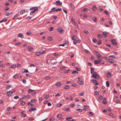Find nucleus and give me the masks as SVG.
Returning <instances> with one entry per match:
<instances>
[{
	"label": "nucleus",
	"mask_w": 121,
	"mask_h": 121,
	"mask_svg": "<svg viewBox=\"0 0 121 121\" xmlns=\"http://www.w3.org/2000/svg\"><path fill=\"white\" fill-rule=\"evenodd\" d=\"M32 18V17H30L29 16H28L27 17H26V18L28 20H29L30 19Z\"/></svg>",
	"instance_id": "nucleus-35"
},
{
	"label": "nucleus",
	"mask_w": 121,
	"mask_h": 121,
	"mask_svg": "<svg viewBox=\"0 0 121 121\" xmlns=\"http://www.w3.org/2000/svg\"><path fill=\"white\" fill-rule=\"evenodd\" d=\"M41 52H37L36 53V55L37 56H39L40 55Z\"/></svg>",
	"instance_id": "nucleus-43"
},
{
	"label": "nucleus",
	"mask_w": 121,
	"mask_h": 121,
	"mask_svg": "<svg viewBox=\"0 0 121 121\" xmlns=\"http://www.w3.org/2000/svg\"><path fill=\"white\" fill-rule=\"evenodd\" d=\"M102 42V41L100 40H99L98 44L99 45Z\"/></svg>",
	"instance_id": "nucleus-40"
},
{
	"label": "nucleus",
	"mask_w": 121,
	"mask_h": 121,
	"mask_svg": "<svg viewBox=\"0 0 121 121\" xmlns=\"http://www.w3.org/2000/svg\"><path fill=\"white\" fill-rule=\"evenodd\" d=\"M107 34V33L105 31L103 33V35L105 37H106L107 36V35H106V34Z\"/></svg>",
	"instance_id": "nucleus-19"
},
{
	"label": "nucleus",
	"mask_w": 121,
	"mask_h": 121,
	"mask_svg": "<svg viewBox=\"0 0 121 121\" xmlns=\"http://www.w3.org/2000/svg\"><path fill=\"white\" fill-rule=\"evenodd\" d=\"M69 87L68 85H66L64 87V88L65 89H69Z\"/></svg>",
	"instance_id": "nucleus-29"
},
{
	"label": "nucleus",
	"mask_w": 121,
	"mask_h": 121,
	"mask_svg": "<svg viewBox=\"0 0 121 121\" xmlns=\"http://www.w3.org/2000/svg\"><path fill=\"white\" fill-rule=\"evenodd\" d=\"M63 43L65 44H65H66V45L67 46L69 44V42L68 41H65L64 43Z\"/></svg>",
	"instance_id": "nucleus-21"
},
{
	"label": "nucleus",
	"mask_w": 121,
	"mask_h": 121,
	"mask_svg": "<svg viewBox=\"0 0 121 121\" xmlns=\"http://www.w3.org/2000/svg\"><path fill=\"white\" fill-rule=\"evenodd\" d=\"M12 87V85L10 84L9 85L7 86L6 88L7 89H9L10 87Z\"/></svg>",
	"instance_id": "nucleus-13"
},
{
	"label": "nucleus",
	"mask_w": 121,
	"mask_h": 121,
	"mask_svg": "<svg viewBox=\"0 0 121 121\" xmlns=\"http://www.w3.org/2000/svg\"><path fill=\"white\" fill-rule=\"evenodd\" d=\"M28 50L30 52H32L34 50L33 48H32L30 46H28Z\"/></svg>",
	"instance_id": "nucleus-8"
},
{
	"label": "nucleus",
	"mask_w": 121,
	"mask_h": 121,
	"mask_svg": "<svg viewBox=\"0 0 121 121\" xmlns=\"http://www.w3.org/2000/svg\"><path fill=\"white\" fill-rule=\"evenodd\" d=\"M5 65L4 64H2L0 65V67L2 68H4L5 67Z\"/></svg>",
	"instance_id": "nucleus-52"
},
{
	"label": "nucleus",
	"mask_w": 121,
	"mask_h": 121,
	"mask_svg": "<svg viewBox=\"0 0 121 121\" xmlns=\"http://www.w3.org/2000/svg\"><path fill=\"white\" fill-rule=\"evenodd\" d=\"M76 69L78 71H80V69L79 67H76Z\"/></svg>",
	"instance_id": "nucleus-56"
},
{
	"label": "nucleus",
	"mask_w": 121,
	"mask_h": 121,
	"mask_svg": "<svg viewBox=\"0 0 121 121\" xmlns=\"http://www.w3.org/2000/svg\"><path fill=\"white\" fill-rule=\"evenodd\" d=\"M106 76L108 77H111V75L110 73H107L106 74Z\"/></svg>",
	"instance_id": "nucleus-14"
},
{
	"label": "nucleus",
	"mask_w": 121,
	"mask_h": 121,
	"mask_svg": "<svg viewBox=\"0 0 121 121\" xmlns=\"http://www.w3.org/2000/svg\"><path fill=\"white\" fill-rule=\"evenodd\" d=\"M38 9V8L37 7H32L30 9V10H32V11H36V10Z\"/></svg>",
	"instance_id": "nucleus-5"
},
{
	"label": "nucleus",
	"mask_w": 121,
	"mask_h": 121,
	"mask_svg": "<svg viewBox=\"0 0 121 121\" xmlns=\"http://www.w3.org/2000/svg\"><path fill=\"white\" fill-rule=\"evenodd\" d=\"M44 79L45 80H49L50 79V78L49 76H46L45 77Z\"/></svg>",
	"instance_id": "nucleus-20"
},
{
	"label": "nucleus",
	"mask_w": 121,
	"mask_h": 121,
	"mask_svg": "<svg viewBox=\"0 0 121 121\" xmlns=\"http://www.w3.org/2000/svg\"><path fill=\"white\" fill-rule=\"evenodd\" d=\"M94 70V69L93 68H91V73L92 74L93 73H94V72H95Z\"/></svg>",
	"instance_id": "nucleus-17"
},
{
	"label": "nucleus",
	"mask_w": 121,
	"mask_h": 121,
	"mask_svg": "<svg viewBox=\"0 0 121 121\" xmlns=\"http://www.w3.org/2000/svg\"><path fill=\"white\" fill-rule=\"evenodd\" d=\"M21 43H16L15 44H14L15 46H17V45H20V44H21Z\"/></svg>",
	"instance_id": "nucleus-53"
},
{
	"label": "nucleus",
	"mask_w": 121,
	"mask_h": 121,
	"mask_svg": "<svg viewBox=\"0 0 121 121\" xmlns=\"http://www.w3.org/2000/svg\"><path fill=\"white\" fill-rule=\"evenodd\" d=\"M13 93V92L12 91H9L7 92V95L8 97H10L11 95Z\"/></svg>",
	"instance_id": "nucleus-6"
},
{
	"label": "nucleus",
	"mask_w": 121,
	"mask_h": 121,
	"mask_svg": "<svg viewBox=\"0 0 121 121\" xmlns=\"http://www.w3.org/2000/svg\"><path fill=\"white\" fill-rule=\"evenodd\" d=\"M92 40L93 42L95 43L97 41L96 39L95 38H93Z\"/></svg>",
	"instance_id": "nucleus-39"
},
{
	"label": "nucleus",
	"mask_w": 121,
	"mask_h": 121,
	"mask_svg": "<svg viewBox=\"0 0 121 121\" xmlns=\"http://www.w3.org/2000/svg\"><path fill=\"white\" fill-rule=\"evenodd\" d=\"M109 57L113 58H116V57L114 55H110L109 56Z\"/></svg>",
	"instance_id": "nucleus-31"
},
{
	"label": "nucleus",
	"mask_w": 121,
	"mask_h": 121,
	"mask_svg": "<svg viewBox=\"0 0 121 121\" xmlns=\"http://www.w3.org/2000/svg\"><path fill=\"white\" fill-rule=\"evenodd\" d=\"M78 83L80 85H82L83 84L84 82L80 80L78 82Z\"/></svg>",
	"instance_id": "nucleus-12"
},
{
	"label": "nucleus",
	"mask_w": 121,
	"mask_h": 121,
	"mask_svg": "<svg viewBox=\"0 0 121 121\" xmlns=\"http://www.w3.org/2000/svg\"><path fill=\"white\" fill-rule=\"evenodd\" d=\"M106 84L107 87H108L109 86L110 84L108 81H107L106 82Z\"/></svg>",
	"instance_id": "nucleus-28"
},
{
	"label": "nucleus",
	"mask_w": 121,
	"mask_h": 121,
	"mask_svg": "<svg viewBox=\"0 0 121 121\" xmlns=\"http://www.w3.org/2000/svg\"><path fill=\"white\" fill-rule=\"evenodd\" d=\"M16 67V65H13L11 66V68H15Z\"/></svg>",
	"instance_id": "nucleus-37"
},
{
	"label": "nucleus",
	"mask_w": 121,
	"mask_h": 121,
	"mask_svg": "<svg viewBox=\"0 0 121 121\" xmlns=\"http://www.w3.org/2000/svg\"><path fill=\"white\" fill-rule=\"evenodd\" d=\"M25 12V10L24 9H23L22 10L20 11V15H22L23 14V13H24Z\"/></svg>",
	"instance_id": "nucleus-16"
},
{
	"label": "nucleus",
	"mask_w": 121,
	"mask_h": 121,
	"mask_svg": "<svg viewBox=\"0 0 121 121\" xmlns=\"http://www.w3.org/2000/svg\"><path fill=\"white\" fill-rule=\"evenodd\" d=\"M55 4L56 6L58 5H62V3L60 2V1H57L56 2Z\"/></svg>",
	"instance_id": "nucleus-4"
},
{
	"label": "nucleus",
	"mask_w": 121,
	"mask_h": 121,
	"mask_svg": "<svg viewBox=\"0 0 121 121\" xmlns=\"http://www.w3.org/2000/svg\"><path fill=\"white\" fill-rule=\"evenodd\" d=\"M61 9L60 8L58 9H55V10L54 11H55L57 12L58 11H61Z\"/></svg>",
	"instance_id": "nucleus-42"
},
{
	"label": "nucleus",
	"mask_w": 121,
	"mask_h": 121,
	"mask_svg": "<svg viewBox=\"0 0 121 121\" xmlns=\"http://www.w3.org/2000/svg\"><path fill=\"white\" fill-rule=\"evenodd\" d=\"M53 28L51 26V27H50V31H52L53 30Z\"/></svg>",
	"instance_id": "nucleus-61"
},
{
	"label": "nucleus",
	"mask_w": 121,
	"mask_h": 121,
	"mask_svg": "<svg viewBox=\"0 0 121 121\" xmlns=\"http://www.w3.org/2000/svg\"><path fill=\"white\" fill-rule=\"evenodd\" d=\"M52 39L51 37H49L48 38V40L49 41H51L52 40Z\"/></svg>",
	"instance_id": "nucleus-59"
},
{
	"label": "nucleus",
	"mask_w": 121,
	"mask_h": 121,
	"mask_svg": "<svg viewBox=\"0 0 121 121\" xmlns=\"http://www.w3.org/2000/svg\"><path fill=\"white\" fill-rule=\"evenodd\" d=\"M28 120H29L32 121H33V120H34V119L33 118L31 117H30L29 119H28Z\"/></svg>",
	"instance_id": "nucleus-47"
},
{
	"label": "nucleus",
	"mask_w": 121,
	"mask_h": 121,
	"mask_svg": "<svg viewBox=\"0 0 121 121\" xmlns=\"http://www.w3.org/2000/svg\"><path fill=\"white\" fill-rule=\"evenodd\" d=\"M72 119V118L70 117H67L66 118V120H68L69 119Z\"/></svg>",
	"instance_id": "nucleus-55"
},
{
	"label": "nucleus",
	"mask_w": 121,
	"mask_h": 121,
	"mask_svg": "<svg viewBox=\"0 0 121 121\" xmlns=\"http://www.w3.org/2000/svg\"><path fill=\"white\" fill-rule=\"evenodd\" d=\"M88 9L87 8H85L83 9L82 10V11L83 12H86L88 11Z\"/></svg>",
	"instance_id": "nucleus-26"
},
{
	"label": "nucleus",
	"mask_w": 121,
	"mask_h": 121,
	"mask_svg": "<svg viewBox=\"0 0 121 121\" xmlns=\"http://www.w3.org/2000/svg\"><path fill=\"white\" fill-rule=\"evenodd\" d=\"M77 110L80 112H81L82 111V109H77Z\"/></svg>",
	"instance_id": "nucleus-45"
},
{
	"label": "nucleus",
	"mask_w": 121,
	"mask_h": 121,
	"mask_svg": "<svg viewBox=\"0 0 121 121\" xmlns=\"http://www.w3.org/2000/svg\"><path fill=\"white\" fill-rule=\"evenodd\" d=\"M19 77V76L17 74H16L15 75H14L13 77V78L15 79H17Z\"/></svg>",
	"instance_id": "nucleus-15"
},
{
	"label": "nucleus",
	"mask_w": 121,
	"mask_h": 121,
	"mask_svg": "<svg viewBox=\"0 0 121 121\" xmlns=\"http://www.w3.org/2000/svg\"><path fill=\"white\" fill-rule=\"evenodd\" d=\"M108 61L111 63H114L115 62L114 60L112 59H109Z\"/></svg>",
	"instance_id": "nucleus-9"
},
{
	"label": "nucleus",
	"mask_w": 121,
	"mask_h": 121,
	"mask_svg": "<svg viewBox=\"0 0 121 121\" xmlns=\"http://www.w3.org/2000/svg\"><path fill=\"white\" fill-rule=\"evenodd\" d=\"M70 5L71 8L73 9H74L75 8V7L74 5L72 4V3H71L70 4Z\"/></svg>",
	"instance_id": "nucleus-24"
},
{
	"label": "nucleus",
	"mask_w": 121,
	"mask_h": 121,
	"mask_svg": "<svg viewBox=\"0 0 121 121\" xmlns=\"http://www.w3.org/2000/svg\"><path fill=\"white\" fill-rule=\"evenodd\" d=\"M99 94V92L98 91H95V95H98Z\"/></svg>",
	"instance_id": "nucleus-62"
},
{
	"label": "nucleus",
	"mask_w": 121,
	"mask_h": 121,
	"mask_svg": "<svg viewBox=\"0 0 121 121\" xmlns=\"http://www.w3.org/2000/svg\"><path fill=\"white\" fill-rule=\"evenodd\" d=\"M115 39H112L111 40L112 43V44L114 45H116L117 43L115 42Z\"/></svg>",
	"instance_id": "nucleus-7"
},
{
	"label": "nucleus",
	"mask_w": 121,
	"mask_h": 121,
	"mask_svg": "<svg viewBox=\"0 0 121 121\" xmlns=\"http://www.w3.org/2000/svg\"><path fill=\"white\" fill-rule=\"evenodd\" d=\"M103 103L104 104H106L107 103V102L106 100H104L103 101Z\"/></svg>",
	"instance_id": "nucleus-38"
},
{
	"label": "nucleus",
	"mask_w": 121,
	"mask_h": 121,
	"mask_svg": "<svg viewBox=\"0 0 121 121\" xmlns=\"http://www.w3.org/2000/svg\"><path fill=\"white\" fill-rule=\"evenodd\" d=\"M97 9V8L96 7L95 5L94 6H93V10L94 11H95Z\"/></svg>",
	"instance_id": "nucleus-23"
},
{
	"label": "nucleus",
	"mask_w": 121,
	"mask_h": 121,
	"mask_svg": "<svg viewBox=\"0 0 121 121\" xmlns=\"http://www.w3.org/2000/svg\"><path fill=\"white\" fill-rule=\"evenodd\" d=\"M64 110L65 111H66V112H67V111H70V109L69 108H65V109Z\"/></svg>",
	"instance_id": "nucleus-25"
},
{
	"label": "nucleus",
	"mask_w": 121,
	"mask_h": 121,
	"mask_svg": "<svg viewBox=\"0 0 121 121\" xmlns=\"http://www.w3.org/2000/svg\"><path fill=\"white\" fill-rule=\"evenodd\" d=\"M54 118L53 117H52V118L50 119V121H53L54 120Z\"/></svg>",
	"instance_id": "nucleus-49"
},
{
	"label": "nucleus",
	"mask_w": 121,
	"mask_h": 121,
	"mask_svg": "<svg viewBox=\"0 0 121 121\" xmlns=\"http://www.w3.org/2000/svg\"><path fill=\"white\" fill-rule=\"evenodd\" d=\"M26 34L27 35H29L31 34V33L30 32H27L26 33Z\"/></svg>",
	"instance_id": "nucleus-58"
},
{
	"label": "nucleus",
	"mask_w": 121,
	"mask_h": 121,
	"mask_svg": "<svg viewBox=\"0 0 121 121\" xmlns=\"http://www.w3.org/2000/svg\"><path fill=\"white\" fill-rule=\"evenodd\" d=\"M84 32L86 34H88L89 33L88 32L87 30H85L84 31Z\"/></svg>",
	"instance_id": "nucleus-46"
},
{
	"label": "nucleus",
	"mask_w": 121,
	"mask_h": 121,
	"mask_svg": "<svg viewBox=\"0 0 121 121\" xmlns=\"http://www.w3.org/2000/svg\"><path fill=\"white\" fill-rule=\"evenodd\" d=\"M11 107H8L6 108V109L8 111L11 110Z\"/></svg>",
	"instance_id": "nucleus-44"
},
{
	"label": "nucleus",
	"mask_w": 121,
	"mask_h": 121,
	"mask_svg": "<svg viewBox=\"0 0 121 121\" xmlns=\"http://www.w3.org/2000/svg\"><path fill=\"white\" fill-rule=\"evenodd\" d=\"M34 90H32L31 89H29L28 90V93H30L34 91Z\"/></svg>",
	"instance_id": "nucleus-27"
},
{
	"label": "nucleus",
	"mask_w": 121,
	"mask_h": 121,
	"mask_svg": "<svg viewBox=\"0 0 121 121\" xmlns=\"http://www.w3.org/2000/svg\"><path fill=\"white\" fill-rule=\"evenodd\" d=\"M78 73V72L75 71H73L72 72V73L73 74H76L77 73Z\"/></svg>",
	"instance_id": "nucleus-33"
},
{
	"label": "nucleus",
	"mask_w": 121,
	"mask_h": 121,
	"mask_svg": "<svg viewBox=\"0 0 121 121\" xmlns=\"http://www.w3.org/2000/svg\"><path fill=\"white\" fill-rule=\"evenodd\" d=\"M48 106H51L52 105V104L50 102H48Z\"/></svg>",
	"instance_id": "nucleus-63"
},
{
	"label": "nucleus",
	"mask_w": 121,
	"mask_h": 121,
	"mask_svg": "<svg viewBox=\"0 0 121 121\" xmlns=\"http://www.w3.org/2000/svg\"><path fill=\"white\" fill-rule=\"evenodd\" d=\"M19 15L17 14H16L14 17L13 18L16 19H18V16Z\"/></svg>",
	"instance_id": "nucleus-18"
},
{
	"label": "nucleus",
	"mask_w": 121,
	"mask_h": 121,
	"mask_svg": "<svg viewBox=\"0 0 121 121\" xmlns=\"http://www.w3.org/2000/svg\"><path fill=\"white\" fill-rule=\"evenodd\" d=\"M101 61V60L100 59H99V60H95L94 61V63L96 65L97 64L99 63Z\"/></svg>",
	"instance_id": "nucleus-3"
},
{
	"label": "nucleus",
	"mask_w": 121,
	"mask_h": 121,
	"mask_svg": "<svg viewBox=\"0 0 121 121\" xmlns=\"http://www.w3.org/2000/svg\"><path fill=\"white\" fill-rule=\"evenodd\" d=\"M49 97V95H46L45 97L46 99H48Z\"/></svg>",
	"instance_id": "nucleus-54"
},
{
	"label": "nucleus",
	"mask_w": 121,
	"mask_h": 121,
	"mask_svg": "<svg viewBox=\"0 0 121 121\" xmlns=\"http://www.w3.org/2000/svg\"><path fill=\"white\" fill-rule=\"evenodd\" d=\"M19 98V97L18 96H16L14 97L13 99H17Z\"/></svg>",
	"instance_id": "nucleus-41"
},
{
	"label": "nucleus",
	"mask_w": 121,
	"mask_h": 121,
	"mask_svg": "<svg viewBox=\"0 0 121 121\" xmlns=\"http://www.w3.org/2000/svg\"><path fill=\"white\" fill-rule=\"evenodd\" d=\"M62 117V115L61 114H59L57 115V117L59 118H60Z\"/></svg>",
	"instance_id": "nucleus-57"
},
{
	"label": "nucleus",
	"mask_w": 121,
	"mask_h": 121,
	"mask_svg": "<svg viewBox=\"0 0 121 121\" xmlns=\"http://www.w3.org/2000/svg\"><path fill=\"white\" fill-rule=\"evenodd\" d=\"M92 82L93 83H95L96 82H97V81L93 79L92 80Z\"/></svg>",
	"instance_id": "nucleus-50"
},
{
	"label": "nucleus",
	"mask_w": 121,
	"mask_h": 121,
	"mask_svg": "<svg viewBox=\"0 0 121 121\" xmlns=\"http://www.w3.org/2000/svg\"><path fill=\"white\" fill-rule=\"evenodd\" d=\"M92 77L96 79H99L100 78V76L96 72H94L92 75Z\"/></svg>",
	"instance_id": "nucleus-1"
},
{
	"label": "nucleus",
	"mask_w": 121,
	"mask_h": 121,
	"mask_svg": "<svg viewBox=\"0 0 121 121\" xmlns=\"http://www.w3.org/2000/svg\"><path fill=\"white\" fill-rule=\"evenodd\" d=\"M36 108H30L29 109V111L30 112L32 111H34L36 110Z\"/></svg>",
	"instance_id": "nucleus-10"
},
{
	"label": "nucleus",
	"mask_w": 121,
	"mask_h": 121,
	"mask_svg": "<svg viewBox=\"0 0 121 121\" xmlns=\"http://www.w3.org/2000/svg\"><path fill=\"white\" fill-rule=\"evenodd\" d=\"M17 36L21 38H22L23 37V34L22 33H19Z\"/></svg>",
	"instance_id": "nucleus-11"
},
{
	"label": "nucleus",
	"mask_w": 121,
	"mask_h": 121,
	"mask_svg": "<svg viewBox=\"0 0 121 121\" xmlns=\"http://www.w3.org/2000/svg\"><path fill=\"white\" fill-rule=\"evenodd\" d=\"M31 102L33 103H35L36 102V100L35 99H33L31 100Z\"/></svg>",
	"instance_id": "nucleus-30"
},
{
	"label": "nucleus",
	"mask_w": 121,
	"mask_h": 121,
	"mask_svg": "<svg viewBox=\"0 0 121 121\" xmlns=\"http://www.w3.org/2000/svg\"><path fill=\"white\" fill-rule=\"evenodd\" d=\"M104 12L106 14L108 15L109 14V13L108 12V11L106 10L104 11Z\"/></svg>",
	"instance_id": "nucleus-60"
},
{
	"label": "nucleus",
	"mask_w": 121,
	"mask_h": 121,
	"mask_svg": "<svg viewBox=\"0 0 121 121\" xmlns=\"http://www.w3.org/2000/svg\"><path fill=\"white\" fill-rule=\"evenodd\" d=\"M7 21V20L6 19H4L3 20L0 21V23H1V22H6Z\"/></svg>",
	"instance_id": "nucleus-32"
},
{
	"label": "nucleus",
	"mask_w": 121,
	"mask_h": 121,
	"mask_svg": "<svg viewBox=\"0 0 121 121\" xmlns=\"http://www.w3.org/2000/svg\"><path fill=\"white\" fill-rule=\"evenodd\" d=\"M109 116H111L112 118H114L115 117V115H114L112 113H110L109 114Z\"/></svg>",
	"instance_id": "nucleus-22"
},
{
	"label": "nucleus",
	"mask_w": 121,
	"mask_h": 121,
	"mask_svg": "<svg viewBox=\"0 0 121 121\" xmlns=\"http://www.w3.org/2000/svg\"><path fill=\"white\" fill-rule=\"evenodd\" d=\"M64 30H63V28L61 27H60L58 28L57 30V31L59 32L61 34H63L64 33Z\"/></svg>",
	"instance_id": "nucleus-2"
},
{
	"label": "nucleus",
	"mask_w": 121,
	"mask_h": 121,
	"mask_svg": "<svg viewBox=\"0 0 121 121\" xmlns=\"http://www.w3.org/2000/svg\"><path fill=\"white\" fill-rule=\"evenodd\" d=\"M61 85V83L60 82H58L56 84V85L58 86H60Z\"/></svg>",
	"instance_id": "nucleus-51"
},
{
	"label": "nucleus",
	"mask_w": 121,
	"mask_h": 121,
	"mask_svg": "<svg viewBox=\"0 0 121 121\" xmlns=\"http://www.w3.org/2000/svg\"><path fill=\"white\" fill-rule=\"evenodd\" d=\"M12 12H11V13H10V12H9L8 13H7L6 14V16H9L10 14H11L12 13Z\"/></svg>",
	"instance_id": "nucleus-36"
},
{
	"label": "nucleus",
	"mask_w": 121,
	"mask_h": 121,
	"mask_svg": "<svg viewBox=\"0 0 121 121\" xmlns=\"http://www.w3.org/2000/svg\"><path fill=\"white\" fill-rule=\"evenodd\" d=\"M76 39L75 35H73L72 38V39L73 40H74Z\"/></svg>",
	"instance_id": "nucleus-34"
},
{
	"label": "nucleus",
	"mask_w": 121,
	"mask_h": 121,
	"mask_svg": "<svg viewBox=\"0 0 121 121\" xmlns=\"http://www.w3.org/2000/svg\"><path fill=\"white\" fill-rule=\"evenodd\" d=\"M96 55H97V58H99V57L100 56V55L99 54V53L97 54Z\"/></svg>",
	"instance_id": "nucleus-48"
},
{
	"label": "nucleus",
	"mask_w": 121,
	"mask_h": 121,
	"mask_svg": "<svg viewBox=\"0 0 121 121\" xmlns=\"http://www.w3.org/2000/svg\"><path fill=\"white\" fill-rule=\"evenodd\" d=\"M93 21L95 22H97V19L96 17L95 18V19L93 20Z\"/></svg>",
	"instance_id": "nucleus-64"
}]
</instances>
